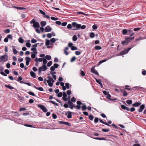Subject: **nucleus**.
I'll return each instance as SVG.
<instances>
[{"instance_id":"1","label":"nucleus","mask_w":146,"mask_h":146,"mask_svg":"<svg viewBox=\"0 0 146 146\" xmlns=\"http://www.w3.org/2000/svg\"><path fill=\"white\" fill-rule=\"evenodd\" d=\"M135 37L133 36L132 37H127L125 38V40L121 42V44L123 45H127L129 42L131 40L134 39Z\"/></svg>"},{"instance_id":"2","label":"nucleus","mask_w":146,"mask_h":146,"mask_svg":"<svg viewBox=\"0 0 146 146\" xmlns=\"http://www.w3.org/2000/svg\"><path fill=\"white\" fill-rule=\"evenodd\" d=\"M47 78L48 79V80H47V82L48 86L50 87H52L53 86V83L54 82V80L50 76H48Z\"/></svg>"},{"instance_id":"3","label":"nucleus","mask_w":146,"mask_h":146,"mask_svg":"<svg viewBox=\"0 0 146 146\" xmlns=\"http://www.w3.org/2000/svg\"><path fill=\"white\" fill-rule=\"evenodd\" d=\"M30 24H33V27L34 28H39L40 27V25L39 23L37 22H36L35 21V19H33L30 22Z\"/></svg>"},{"instance_id":"4","label":"nucleus","mask_w":146,"mask_h":146,"mask_svg":"<svg viewBox=\"0 0 146 146\" xmlns=\"http://www.w3.org/2000/svg\"><path fill=\"white\" fill-rule=\"evenodd\" d=\"M8 56L7 55L5 54L1 56L0 57L1 61L4 62L8 60Z\"/></svg>"},{"instance_id":"5","label":"nucleus","mask_w":146,"mask_h":146,"mask_svg":"<svg viewBox=\"0 0 146 146\" xmlns=\"http://www.w3.org/2000/svg\"><path fill=\"white\" fill-rule=\"evenodd\" d=\"M37 106L38 107L40 108L41 110H42L44 112H46L48 111L47 109L44 105L39 104Z\"/></svg>"},{"instance_id":"6","label":"nucleus","mask_w":146,"mask_h":146,"mask_svg":"<svg viewBox=\"0 0 146 146\" xmlns=\"http://www.w3.org/2000/svg\"><path fill=\"white\" fill-rule=\"evenodd\" d=\"M72 25L73 27H76L77 29H80L81 27V25L78 24L76 22H74L72 23Z\"/></svg>"},{"instance_id":"7","label":"nucleus","mask_w":146,"mask_h":146,"mask_svg":"<svg viewBox=\"0 0 146 146\" xmlns=\"http://www.w3.org/2000/svg\"><path fill=\"white\" fill-rule=\"evenodd\" d=\"M131 48L129 47L127 49L123 50L119 53L120 55H121L126 54L131 49Z\"/></svg>"},{"instance_id":"8","label":"nucleus","mask_w":146,"mask_h":146,"mask_svg":"<svg viewBox=\"0 0 146 146\" xmlns=\"http://www.w3.org/2000/svg\"><path fill=\"white\" fill-rule=\"evenodd\" d=\"M68 104L69 106V108L71 109H73V108H75L76 106L70 100H68Z\"/></svg>"},{"instance_id":"9","label":"nucleus","mask_w":146,"mask_h":146,"mask_svg":"<svg viewBox=\"0 0 146 146\" xmlns=\"http://www.w3.org/2000/svg\"><path fill=\"white\" fill-rule=\"evenodd\" d=\"M65 115H67V117L68 118H71L72 117V112L70 111L66 112Z\"/></svg>"},{"instance_id":"10","label":"nucleus","mask_w":146,"mask_h":146,"mask_svg":"<svg viewBox=\"0 0 146 146\" xmlns=\"http://www.w3.org/2000/svg\"><path fill=\"white\" fill-rule=\"evenodd\" d=\"M63 97L62 98V99L64 101H68L67 98V95L65 92H63Z\"/></svg>"},{"instance_id":"11","label":"nucleus","mask_w":146,"mask_h":146,"mask_svg":"<svg viewBox=\"0 0 146 146\" xmlns=\"http://www.w3.org/2000/svg\"><path fill=\"white\" fill-rule=\"evenodd\" d=\"M25 60L26 61V64L27 66H28L29 65V62L31 59L30 57L29 56H27L25 58Z\"/></svg>"},{"instance_id":"12","label":"nucleus","mask_w":146,"mask_h":146,"mask_svg":"<svg viewBox=\"0 0 146 146\" xmlns=\"http://www.w3.org/2000/svg\"><path fill=\"white\" fill-rule=\"evenodd\" d=\"M76 103L77 105L76 106V107L77 109L79 110L81 108L80 105L82 104V103L79 101H77Z\"/></svg>"},{"instance_id":"13","label":"nucleus","mask_w":146,"mask_h":146,"mask_svg":"<svg viewBox=\"0 0 146 146\" xmlns=\"http://www.w3.org/2000/svg\"><path fill=\"white\" fill-rule=\"evenodd\" d=\"M52 30V28L49 26L45 27L44 29L45 31L46 32H48Z\"/></svg>"},{"instance_id":"14","label":"nucleus","mask_w":146,"mask_h":146,"mask_svg":"<svg viewBox=\"0 0 146 146\" xmlns=\"http://www.w3.org/2000/svg\"><path fill=\"white\" fill-rule=\"evenodd\" d=\"M114 56H112L111 57H108L107 58V59H105L104 60H102L100 61L99 62L98 64L99 65H100L102 63L104 62H105L107 60H109L112 57H113Z\"/></svg>"},{"instance_id":"15","label":"nucleus","mask_w":146,"mask_h":146,"mask_svg":"<svg viewBox=\"0 0 146 146\" xmlns=\"http://www.w3.org/2000/svg\"><path fill=\"white\" fill-rule=\"evenodd\" d=\"M50 74L52 75V77L54 79L56 80V76L55 75L56 74V72H51Z\"/></svg>"},{"instance_id":"16","label":"nucleus","mask_w":146,"mask_h":146,"mask_svg":"<svg viewBox=\"0 0 146 146\" xmlns=\"http://www.w3.org/2000/svg\"><path fill=\"white\" fill-rule=\"evenodd\" d=\"M141 104V103L140 102H136L134 103L133 104L132 106L133 107H137L139 106Z\"/></svg>"},{"instance_id":"17","label":"nucleus","mask_w":146,"mask_h":146,"mask_svg":"<svg viewBox=\"0 0 146 146\" xmlns=\"http://www.w3.org/2000/svg\"><path fill=\"white\" fill-rule=\"evenodd\" d=\"M121 107L122 109L124 110H126L127 111H129L130 110V109L129 108L123 105H121Z\"/></svg>"},{"instance_id":"18","label":"nucleus","mask_w":146,"mask_h":146,"mask_svg":"<svg viewBox=\"0 0 146 146\" xmlns=\"http://www.w3.org/2000/svg\"><path fill=\"white\" fill-rule=\"evenodd\" d=\"M121 91L123 93V95L124 96H125L127 95L126 91L124 89L121 90Z\"/></svg>"},{"instance_id":"19","label":"nucleus","mask_w":146,"mask_h":146,"mask_svg":"<svg viewBox=\"0 0 146 146\" xmlns=\"http://www.w3.org/2000/svg\"><path fill=\"white\" fill-rule=\"evenodd\" d=\"M91 70L92 72L95 74H96L98 75H99L98 73L97 72V71L94 68H92L91 69Z\"/></svg>"},{"instance_id":"20","label":"nucleus","mask_w":146,"mask_h":146,"mask_svg":"<svg viewBox=\"0 0 146 146\" xmlns=\"http://www.w3.org/2000/svg\"><path fill=\"white\" fill-rule=\"evenodd\" d=\"M33 87L36 89L40 91H42L44 90L43 88L42 87L38 88L36 87L35 85H34Z\"/></svg>"},{"instance_id":"21","label":"nucleus","mask_w":146,"mask_h":146,"mask_svg":"<svg viewBox=\"0 0 146 146\" xmlns=\"http://www.w3.org/2000/svg\"><path fill=\"white\" fill-rule=\"evenodd\" d=\"M30 74L32 77L35 78L36 77V74L33 72L31 71L30 72Z\"/></svg>"},{"instance_id":"22","label":"nucleus","mask_w":146,"mask_h":146,"mask_svg":"<svg viewBox=\"0 0 146 146\" xmlns=\"http://www.w3.org/2000/svg\"><path fill=\"white\" fill-rule=\"evenodd\" d=\"M46 70H44L43 69V67L42 66L40 67L38 69V74H40L41 73V71H45Z\"/></svg>"},{"instance_id":"23","label":"nucleus","mask_w":146,"mask_h":146,"mask_svg":"<svg viewBox=\"0 0 146 146\" xmlns=\"http://www.w3.org/2000/svg\"><path fill=\"white\" fill-rule=\"evenodd\" d=\"M12 47L13 48V53L14 54H17L18 52L16 50V49L15 48V46H12Z\"/></svg>"},{"instance_id":"24","label":"nucleus","mask_w":146,"mask_h":146,"mask_svg":"<svg viewBox=\"0 0 146 146\" xmlns=\"http://www.w3.org/2000/svg\"><path fill=\"white\" fill-rule=\"evenodd\" d=\"M99 121H100L101 123H102L103 124H105V125H107V126H111L109 124H108V123L104 122V121H102L101 119H99Z\"/></svg>"},{"instance_id":"25","label":"nucleus","mask_w":146,"mask_h":146,"mask_svg":"<svg viewBox=\"0 0 146 146\" xmlns=\"http://www.w3.org/2000/svg\"><path fill=\"white\" fill-rule=\"evenodd\" d=\"M127 33L128 31L126 29H124L122 31V34L123 35H128Z\"/></svg>"},{"instance_id":"26","label":"nucleus","mask_w":146,"mask_h":146,"mask_svg":"<svg viewBox=\"0 0 146 146\" xmlns=\"http://www.w3.org/2000/svg\"><path fill=\"white\" fill-rule=\"evenodd\" d=\"M43 61V58H36L35 59V61L38 62V61L39 62H41Z\"/></svg>"},{"instance_id":"27","label":"nucleus","mask_w":146,"mask_h":146,"mask_svg":"<svg viewBox=\"0 0 146 146\" xmlns=\"http://www.w3.org/2000/svg\"><path fill=\"white\" fill-rule=\"evenodd\" d=\"M46 24V22L45 21H42L40 23V25L42 27L45 26Z\"/></svg>"},{"instance_id":"28","label":"nucleus","mask_w":146,"mask_h":146,"mask_svg":"<svg viewBox=\"0 0 146 146\" xmlns=\"http://www.w3.org/2000/svg\"><path fill=\"white\" fill-rule=\"evenodd\" d=\"M5 86L10 89H14V88L13 87L11 86L10 84L9 85H5Z\"/></svg>"},{"instance_id":"29","label":"nucleus","mask_w":146,"mask_h":146,"mask_svg":"<svg viewBox=\"0 0 146 146\" xmlns=\"http://www.w3.org/2000/svg\"><path fill=\"white\" fill-rule=\"evenodd\" d=\"M30 41L29 40H27V42L26 43V46L28 47H30L31 46V44L30 43Z\"/></svg>"},{"instance_id":"30","label":"nucleus","mask_w":146,"mask_h":146,"mask_svg":"<svg viewBox=\"0 0 146 146\" xmlns=\"http://www.w3.org/2000/svg\"><path fill=\"white\" fill-rule=\"evenodd\" d=\"M96 82L99 84L101 86H102V83L100 82L101 80L99 79L98 80L96 78Z\"/></svg>"},{"instance_id":"31","label":"nucleus","mask_w":146,"mask_h":146,"mask_svg":"<svg viewBox=\"0 0 146 146\" xmlns=\"http://www.w3.org/2000/svg\"><path fill=\"white\" fill-rule=\"evenodd\" d=\"M42 67H43V69L44 70H47L48 68L46 67V64L45 63H43L42 64Z\"/></svg>"},{"instance_id":"32","label":"nucleus","mask_w":146,"mask_h":146,"mask_svg":"<svg viewBox=\"0 0 146 146\" xmlns=\"http://www.w3.org/2000/svg\"><path fill=\"white\" fill-rule=\"evenodd\" d=\"M45 58L46 59V60H50L51 59V58L50 55H47L46 56Z\"/></svg>"},{"instance_id":"33","label":"nucleus","mask_w":146,"mask_h":146,"mask_svg":"<svg viewBox=\"0 0 146 146\" xmlns=\"http://www.w3.org/2000/svg\"><path fill=\"white\" fill-rule=\"evenodd\" d=\"M94 139L99 140H106V139L105 138H100V137H95Z\"/></svg>"},{"instance_id":"34","label":"nucleus","mask_w":146,"mask_h":146,"mask_svg":"<svg viewBox=\"0 0 146 146\" xmlns=\"http://www.w3.org/2000/svg\"><path fill=\"white\" fill-rule=\"evenodd\" d=\"M45 40L46 41L45 43L46 45L47 46L49 45L50 44V41L47 39H46Z\"/></svg>"},{"instance_id":"35","label":"nucleus","mask_w":146,"mask_h":146,"mask_svg":"<svg viewBox=\"0 0 146 146\" xmlns=\"http://www.w3.org/2000/svg\"><path fill=\"white\" fill-rule=\"evenodd\" d=\"M94 48L96 50H100L102 49V47L100 46L97 45Z\"/></svg>"},{"instance_id":"36","label":"nucleus","mask_w":146,"mask_h":146,"mask_svg":"<svg viewBox=\"0 0 146 146\" xmlns=\"http://www.w3.org/2000/svg\"><path fill=\"white\" fill-rule=\"evenodd\" d=\"M19 41L20 43H23L24 42V40L21 37L19 38Z\"/></svg>"},{"instance_id":"37","label":"nucleus","mask_w":146,"mask_h":146,"mask_svg":"<svg viewBox=\"0 0 146 146\" xmlns=\"http://www.w3.org/2000/svg\"><path fill=\"white\" fill-rule=\"evenodd\" d=\"M126 102L127 104L130 105L132 103V101L131 100H128L126 101Z\"/></svg>"},{"instance_id":"38","label":"nucleus","mask_w":146,"mask_h":146,"mask_svg":"<svg viewBox=\"0 0 146 146\" xmlns=\"http://www.w3.org/2000/svg\"><path fill=\"white\" fill-rule=\"evenodd\" d=\"M49 102L50 103H52V104H54V105H55L57 106H58V104L56 103L55 102H54L53 101H51V100H50V101Z\"/></svg>"},{"instance_id":"39","label":"nucleus","mask_w":146,"mask_h":146,"mask_svg":"<svg viewBox=\"0 0 146 146\" xmlns=\"http://www.w3.org/2000/svg\"><path fill=\"white\" fill-rule=\"evenodd\" d=\"M95 36V34L93 32H92L90 33V36L91 38H93Z\"/></svg>"},{"instance_id":"40","label":"nucleus","mask_w":146,"mask_h":146,"mask_svg":"<svg viewBox=\"0 0 146 146\" xmlns=\"http://www.w3.org/2000/svg\"><path fill=\"white\" fill-rule=\"evenodd\" d=\"M77 38V37L76 35H74L72 37V40L74 41H76Z\"/></svg>"},{"instance_id":"41","label":"nucleus","mask_w":146,"mask_h":146,"mask_svg":"<svg viewBox=\"0 0 146 146\" xmlns=\"http://www.w3.org/2000/svg\"><path fill=\"white\" fill-rule=\"evenodd\" d=\"M65 86L67 89H69L70 88L69 84L68 82L66 83Z\"/></svg>"},{"instance_id":"42","label":"nucleus","mask_w":146,"mask_h":146,"mask_svg":"<svg viewBox=\"0 0 146 146\" xmlns=\"http://www.w3.org/2000/svg\"><path fill=\"white\" fill-rule=\"evenodd\" d=\"M94 118V117L93 115H90L89 116V118L90 120H93Z\"/></svg>"},{"instance_id":"43","label":"nucleus","mask_w":146,"mask_h":146,"mask_svg":"<svg viewBox=\"0 0 146 146\" xmlns=\"http://www.w3.org/2000/svg\"><path fill=\"white\" fill-rule=\"evenodd\" d=\"M10 30L9 29H7L4 31V32L7 33H9L10 32Z\"/></svg>"},{"instance_id":"44","label":"nucleus","mask_w":146,"mask_h":146,"mask_svg":"<svg viewBox=\"0 0 146 146\" xmlns=\"http://www.w3.org/2000/svg\"><path fill=\"white\" fill-rule=\"evenodd\" d=\"M28 94L31 96H36L35 95V94L32 92H28Z\"/></svg>"},{"instance_id":"45","label":"nucleus","mask_w":146,"mask_h":146,"mask_svg":"<svg viewBox=\"0 0 146 146\" xmlns=\"http://www.w3.org/2000/svg\"><path fill=\"white\" fill-rule=\"evenodd\" d=\"M133 88H135V89L136 90H139V89H142L143 88V87H139V86H136L135 87H133Z\"/></svg>"},{"instance_id":"46","label":"nucleus","mask_w":146,"mask_h":146,"mask_svg":"<svg viewBox=\"0 0 146 146\" xmlns=\"http://www.w3.org/2000/svg\"><path fill=\"white\" fill-rule=\"evenodd\" d=\"M50 41L52 43H54L56 41L55 39L54 38H52L50 40Z\"/></svg>"},{"instance_id":"47","label":"nucleus","mask_w":146,"mask_h":146,"mask_svg":"<svg viewBox=\"0 0 146 146\" xmlns=\"http://www.w3.org/2000/svg\"><path fill=\"white\" fill-rule=\"evenodd\" d=\"M52 61H49L47 64V66L48 67L50 66L52 64Z\"/></svg>"},{"instance_id":"48","label":"nucleus","mask_w":146,"mask_h":146,"mask_svg":"<svg viewBox=\"0 0 146 146\" xmlns=\"http://www.w3.org/2000/svg\"><path fill=\"white\" fill-rule=\"evenodd\" d=\"M31 53L32 54L31 55V57L32 58H35L36 56V54H34L33 53V52H31Z\"/></svg>"},{"instance_id":"49","label":"nucleus","mask_w":146,"mask_h":146,"mask_svg":"<svg viewBox=\"0 0 146 146\" xmlns=\"http://www.w3.org/2000/svg\"><path fill=\"white\" fill-rule=\"evenodd\" d=\"M37 41V40L35 38H33L31 40V42L33 43H35Z\"/></svg>"},{"instance_id":"50","label":"nucleus","mask_w":146,"mask_h":146,"mask_svg":"<svg viewBox=\"0 0 146 146\" xmlns=\"http://www.w3.org/2000/svg\"><path fill=\"white\" fill-rule=\"evenodd\" d=\"M43 63H45L46 64L47 62V61L46 59V58H45V57L43 58Z\"/></svg>"},{"instance_id":"51","label":"nucleus","mask_w":146,"mask_h":146,"mask_svg":"<svg viewBox=\"0 0 146 146\" xmlns=\"http://www.w3.org/2000/svg\"><path fill=\"white\" fill-rule=\"evenodd\" d=\"M62 93L61 92H60L57 95V96L58 97H61L62 96Z\"/></svg>"},{"instance_id":"52","label":"nucleus","mask_w":146,"mask_h":146,"mask_svg":"<svg viewBox=\"0 0 146 146\" xmlns=\"http://www.w3.org/2000/svg\"><path fill=\"white\" fill-rule=\"evenodd\" d=\"M80 74L82 76H84L85 75V73L82 70H80Z\"/></svg>"},{"instance_id":"53","label":"nucleus","mask_w":146,"mask_h":146,"mask_svg":"<svg viewBox=\"0 0 146 146\" xmlns=\"http://www.w3.org/2000/svg\"><path fill=\"white\" fill-rule=\"evenodd\" d=\"M82 108L83 110H85L87 109V107L86 105H84L82 107Z\"/></svg>"},{"instance_id":"54","label":"nucleus","mask_w":146,"mask_h":146,"mask_svg":"<svg viewBox=\"0 0 146 146\" xmlns=\"http://www.w3.org/2000/svg\"><path fill=\"white\" fill-rule=\"evenodd\" d=\"M71 102H75L76 101V99L74 97H73L71 99Z\"/></svg>"},{"instance_id":"55","label":"nucleus","mask_w":146,"mask_h":146,"mask_svg":"<svg viewBox=\"0 0 146 146\" xmlns=\"http://www.w3.org/2000/svg\"><path fill=\"white\" fill-rule=\"evenodd\" d=\"M7 38L8 39L9 38V39H11L13 38V37L11 35H9L7 36Z\"/></svg>"},{"instance_id":"56","label":"nucleus","mask_w":146,"mask_h":146,"mask_svg":"<svg viewBox=\"0 0 146 146\" xmlns=\"http://www.w3.org/2000/svg\"><path fill=\"white\" fill-rule=\"evenodd\" d=\"M51 19L54 21H56L58 20V19L57 18H55L54 17H51Z\"/></svg>"},{"instance_id":"57","label":"nucleus","mask_w":146,"mask_h":146,"mask_svg":"<svg viewBox=\"0 0 146 146\" xmlns=\"http://www.w3.org/2000/svg\"><path fill=\"white\" fill-rule=\"evenodd\" d=\"M55 68L53 66H52L50 68V70L51 71V72H53L55 70Z\"/></svg>"},{"instance_id":"58","label":"nucleus","mask_w":146,"mask_h":146,"mask_svg":"<svg viewBox=\"0 0 146 146\" xmlns=\"http://www.w3.org/2000/svg\"><path fill=\"white\" fill-rule=\"evenodd\" d=\"M77 49H78V48H77V47H75L73 46L72 47V48H71V49L72 50H77Z\"/></svg>"},{"instance_id":"59","label":"nucleus","mask_w":146,"mask_h":146,"mask_svg":"<svg viewBox=\"0 0 146 146\" xmlns=\"http://www.w3.org/2000/svg\"><path fill=\"white\" fill-rule=\"evenodd\" d=\"M109 129H102V131L104 132H107L109 131Z\"/></svg>"},{"instance_id":"60","label":"nucleus","mask_w":146,"mask_h":146,"mask_svg":"<svg viewBox=\"0 0 146 146\" xmlns=\"http://www.w3.org/2000/svg\"><path fill=\"white\" fill-rule=\"evenodd\" d=\"M72 25H71L70 24H68V25L67 26V28L68 29H71L72 28Z\"/></svg>"},{"instance_id":"61","label":"nucleus","mask_w":146,"mask_h":146,"mask_svg":"<svg viewBox=\"0 0 146 146\" xmlns=\"http://www.w3.org/2000/svg\"><path fill=\"white\" fill-rule=\"evenodd\" d=\"M59 66V65L57 63H55L54 64L53 66L55 67V68H58V67Z\"/></svg>"},{"instance_id":"62","label":"nucleus","mask_w":146,"mask_h":146,"mask_svg":"<svg viewBox=\"0 0 146 146\" xmlns=\"http://www.w3.org/2000/svg\"><path fill=\"white\" fill-rule=\"evenodd\" d=\"M98 27L96 25H94L92 26V28L94 29H96Z\"/></svg>"},{"instance_id":"63","label":"nucleus","mask_w":146,"mask_h":146,"mask_svg":"<svg viewBox=\"0 0 146 146\" xmlns=\"http://www.w3.org/2000/svg\"><path fill=\"white\" fill-rule=\"evenodd\" d=\"M75 53L76 55H79L81 54V53L79 51H76L75 52Z\"/></svg>"},{"instance_id":"64","label":"nucleus","mask_w":146,"mask_h":146,"mask_svg":"<svg viewBox=\"0 0 146 146\" xmlns=\"http://www.w3.org/2000/svg\"><path fill=\"white\" fill-rule=\"evenodd\" d=\"M52 117L53 119H56L57 118V115H56L54 113H53L52 115Z\"/></svg>"}]
</instances>
